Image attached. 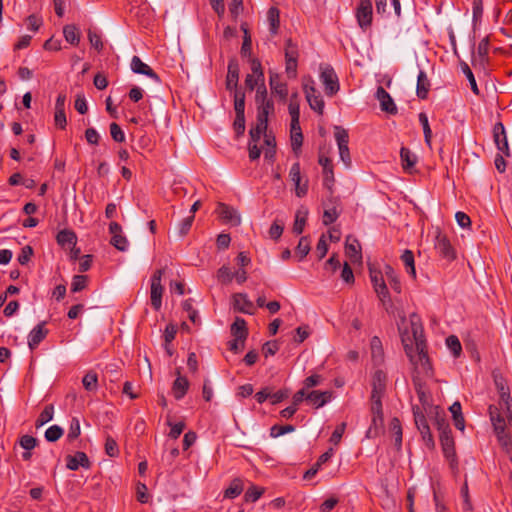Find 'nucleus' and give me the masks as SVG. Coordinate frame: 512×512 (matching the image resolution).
Here are the masks:
<instances>
[{"mask_svg":"<svg viewBox=\"0 0 512 512\" xmlns=\"http://www.w3.org/2000/svg\"><path fill=\"white\" fill-rule=\"evenodd\" d=\"M411 331L415 341V350L412 346L404 344L405 352L417 371L431 376L432 366L426 351V343L421 323L416 322L414 325H411Z\"/></svg>","mask_w":512,"mask_h":512,"instance_id":"f257e3e1","label":"nucleus"},{"mask_svg":"<svg viewBox=\"0 0 512 512\" xmlns=\"http://www.w3.org/2000/svg\"><path fill=\"white\" fill-rule=\"evenodd\" d=\"M255 104L257 109V122L260 125H268V118L270 115H274L275 108L274 102L268 97L267 89L264 84H260L257 87L255 95Z\"/></svg>","mask_w":512,"mask_h":512,"instance_id":"f03ea898","label":"nucleus"},{"mask_svg":"<svg viewBox=\"0 0 512 512\" xmlns=\"http://www.w3.org/2000/svg\"><path fill=\"white\" fill-rule=\"evenodd\" d=\"M370 278L379 300L386 310H388V308L392 306V302L382 273L379 271H370Z\"/></svg>","mask_w":512,"mask_h":512,"instance_id":"7ed1b4c3","label":"nucleus"},{"mask_svg":"<svg viewBox=\"0 0 512 512\" xmlns=\"http://www.w3.org/2000/svg\"><path fill=\"white\" fill-rule=\"evenodd\" d=\"M356 19L359 27L366 31L372 25L373 9L371 0H360L356 9Z\"/></svg>","mask_w":512,"mask_h":512,"instance_id":"20e7f679","label":"nucleus"},{"mask_svg":"<svg viewBox=\"0 0 512 512\" xmlns=\"http://www.w3.org/2000/svg\"><path fill=\"white\" fill-rule=\"evenodd\" d=\"M309 83L303 85L305 97L312 110L322 115L324 111V101L319 91L314 87V81L310 80Z\"/></svg>","mask_w":512,"mask_h":512,"instance_id":"39448f33","label":"nucleus"},{"mask_svg":"<svg viewBox=\"0 0 512 512\" xmlns=\"http://www.w3.org/2000/svg\"><path fill=\"white\" fill-rule=\"evenodd\" d=\"M320 79L324 85V90L327 96H334L339 91L338 77L331 66L322 68Z\"/></svg>","mask_w":512,"mask_h":512,"instance_id":"423d86ee","label":"nucleus"},{"mask_svg":"<svg viewBox=\"0 0 512 512\" xmlns=\"http://www.w3.org/2000/svg\"><path fill=\"white\" fill-rule=\"evenodd\" d=\"M439 438L443 454L450 461L451 468H457L455 442L452 436V432L449 434L444 432V435H439Z\"/></svg>","mask_w":512,"mask_h":512,"instance_id":"0eeeda50","label":"nucleus"},{"mask_svg":"<svg viewBox=\"0 0 512 512\" xmlns=\"http://www.w3.org/2000/svg\"><path fill=\"white\" fill-rule=\"evenodd\" d=\"M289 177L295 185V194L297 197L302 198L308 192V180L302 182L301 167L298 162L294 163L290 169Z\"/></svg>","mask_w":512,"mask_h":512,"instance_id":"6e6552de","label":"nucleus"},{"mask_svg":"<svg viewBox=\"0 0 512 512\" xmlns=\"http://www.w3.org/2000/svg\"><path fill=\"white\" fill-rule=\"evenodd\" d=\"M494 142L500 152L505 156H510V150L507 140L505 127L502 122H497L493 127Z\"/></svg>","mask_w":512,"mask_h":512,"instance_id":"1a4fd4ad","label":"nucleus"},{"mask_svg":"<svg viewBox=\"0 0 512 512\" xmlns=\"http://www.w3.org/2000/svg\"><path fill=\"white\" fill-rule=\"evenodd\" d=\"M435 248L446 259H454L455 253L447 236L437 230L435 236Z\"/></svg>","mask_w":512,"mask_h":512,"instance_id":"9d476101","label":"nucleus"},{"mask_svg":"<svg viewBox=\"0 0 512 512\" xmlns=\"http://www.w3.org/2000/svg\"><path fill=\"white\" fill-rule=\"evenodd\" d=\"M387 376L382 370H377L372 377V392L370 398L382 399L386 392Z\"/></svg>","mask_w":512,"mask_h":512,"instance_id":"9b49d317","label":"nucleus"},{"mask_svg":"<svg viewBox=\"0 0 512 512\" xmlns=\"http://www.w3.org/2000/svg\"><path fill=\"white\" fill-rule=\"evenodd\" d=\"M46 321L37 324L28 335V346L30 350H34L48 335V329L45 328Z\"/></svg>","mask_w":512,"mask_h":512,"instance_id":"f8f14e48","label":"nucleus"},{"mask_svg":"<svg viewBox=\"0 0 512 512\" xmlns=\"http://www.w3.org/2000/svg\"><path fill=\"white\" fill-rule=\"evenodd\" d=\"M291 147L296 155L301 152V146L303 143V134L301 131L299 119H291V130H290Z\"/></svg>","mask_w":512,"mask_h":512,"instance_id":"ddd939ff","label":"nucleus"},{"mask_svg":"<svg viewBox=\"0 0 512 512\" xmlns=\"http://www.w3.org/2000/svg\"><path fill=\"white\" fill-rule=\"evenodd\" d=\"M233 307L234 310L253 315L255 313L254 304L248 299L246 294L236 293L233 295Z\"/></svg>","mask_w":512,"mask_h":512,"instance_id":"4468645a","label":"nucleus"},{"mask_svg":"<svg viewBox=\"0 0 512 512\" xmlns=\"http://www.w3.org/2000/svg\"><path fill=\"white\" fill-rule=\"evenodd\" d=\"M376 98L380 102V107L383 111L392 115L397 113V107L392 97L382 86L377 88Z\"/></svg>","mask_w":512,"mask_h":512,"instance_id":"2eb2a0df","label":"nucleus"},{"mask_svg":"<svg viewBox=\"0 0 512 512\" xmlns=\"http://www.w3.org/2000/svg\"><path fill=\"white\" fill-rule=\"evenodd\" d=\"M239 64L235 58L229 60L228 63V71L226 76V89L227 90H236L238 81H239Z\"/></svg>","mask_w":512,"mask_h":512,"instance_id":"dca6fc26","label":"nucleus"},{"mask_svg":"<svg viewBox=\"0 0 512 512\" xmlns=\"http://www.w3.org/2000/svg\"><path fill=\"white\" fill-rule=\"evenodd\" d=\"M217 212L223 221L233 226H237L241 223V218L237 211L224 203H219Z\"/></svg>","mask_w":512,"mask_h":512,"instance_id":"f3484780","label":"nucleus"},{"mask_svg":"<svg viewBox=\"0 0 512 512\" xmlns=\"http://www.w3.org/2000/svg\"><path fill=\"white\" fill-rule=\"evenodd\" d=\"M131 69L136 74H143L153 79L155 82H160L159 76L153 69L144 63L138 56H133L131 60Z\"/></svg>","mask_w":512,"mask_h":512,"instance_id":"a211bd4d","label":"nucleus"},{"mask_svg":"<svg viewBox=\"0 0 512 512\" xmlns=\"http://www.w3.org/2000/svg\"><path fill=\"white\" fill-rule=\"evenodd\" d=\"M345 253L353 263L359 262L362 259L360 243L351 235L346 238Z\"/></svg>","mask_w":512,"mask_h":512,"instance_id":"6ab92c4d","label":"nucleus"},{"mask_svg":"<svg viewBox=\"0 0 512 512\" xmlns=\"http://www.w3.org/2000/svg\"><path fill=\"white\" fill-rule=\"evenodd\" d=\"M415 371H416V375H414L413 379H412L414 388L418 395L419 401L422 404L423 410H426L427 407L430 406L429 397L425 391V384L419 376L420 374H423L425 376V374L423 372L417 371L416 369H415ZM432 375H433V373L431 374V376ZM426 377H428V376L426 375Z\"/></svg>","mask_w":512,"mask_h":512,"instance_id":"aec40b11","label":"nucleus"},{"mask_svg":"<svg viewBox=\"0 0 512 512\" xmlns=\"http://www.w3.org/2000/svg\"><path fill=\"white\" fill-rule=\"evenodd\" d=\"M177 378L172 385V393L176 400L182 399L189 389V381L186 377L182 376L180 369L176 370Z\"/></svg>","mask_w":512,"mask_h":512,"instance_id":"412c9836","label":"nucleus"},{"mask_svg":"<svg viewBox=\"0 0 512 512\" xmlns=\"http://www.w3.org/2000/svg\"><path fill=\"white\" fill-rule=\"evenodd\" d=\"M66 461L67 468L72 471L78 470L80 466L86 469L90 468V461L84 452H76L74 456L68 455Z\"/></svg>","mask_w":512,"mask_h":512,"instance_id":"4be33fe9","label":"nucleus"},{"mask_svg":"<svg viewBox=\"0 0 512 512\" xmlns=\"http://www.w3.org/2000/svg\"><path fill=\"white\" fill-rule=\"evenodd\" d=\"M269 84H270L272 93L279 96L281 101H283V102L286 101L287 96H288L287 84L280 80V77L278 74L274 73V74L270 75Z\"/></svg>","mask_w":512,"mask_h":512,"instance_id":"5701e85b","label":"nucleus"},{"mask_svg":"<svg viewBox=\"0 0 512 512\" xmlns=\"http://www.w3.org/2000/svg\"><path fill=\"white\" fill-rule=\"evenodd\" d=\"M497 441L501 446L502 450L509 456L512 461V438L509 433L506 432V428H497L494 430Z\"/></svg>","mask_w":512,"mask_h":512,"instance_id":"b1692460","label":"nucleus"},{"mask_svg":"<svg viewBox=\"0 0 512 512\" xmlns=\"http://www.w3.org/2000/svg\"><path fill=\"white\" fill-rule=\"evenodd\" d=\"M331 397H332L331 391L321 392V391L314 390L307 394L306 400L308 402H310L312 405H314L315 408H320V407L324 406L326 403H328L330 401Z\"/></svg>","mask_w":512,"mask_h":512,"instance_id":"393cba45","label":"nucleus"},{"mask_svg":"<svg viewBox=\"0 0 512 512\" xmlns=\"http://www.w3.org/2000/svg\"><path fill=\"white\" fill-rule=\"evenodd\" d=\"M231 334L234 339L246 340L248 337V329L246 321L243 318L236 317L231 325Z\"/></svg>","mask_w":512,"mask_h":512,"instance_id":"a878e982","label":"nucleus"},{"mask_svg":"<svg viewBox=\"0 0 512 512\" xmlns=\"http://www.w3.org/2000/svg\"><path fill=\"white\" fill-rule=\"evenodd\" d=\"M400 158L404 171L411 173L416 162L417 157L408 148L402 147L400 150Z\"/></svg>","mask_w":512,"mask_h":512,"instance_id":"bb28decb","label":"nucleus"},{"mask_svg":"<svg viewBox=\"0 0 512 512\" xmlns=\"http://www.w3.org/2000/svg\"><path fill=\"white\" fill-rule=\"evenodd\" d=\"M430 89V81L424 71H420L417 76L416 94L420 99H426Z\"/></svg>","mask_w":512,"mask_h":512,"instance_id":"cd10ccee","label":"nucleus"},{"mask_svg":"<svg viewBox=\"0 0 512 512\" xmlns=\"http://www.w3.org/2000/svg\"><path fill=\"white\" fill-rule=\"evenodd\" d=\"M449 411L452 414V418L454 421V425L457 429L460 431H464L465 429V420L462 414V407L460 402L456 401L454 402L450 407Z\"/></svg>","mask_w":512,"mask_h":512,"instance_id":"c85d7f7f","label":"nucleus"},{"mask_svg":"<svg viewBox=\"0 0 512 512\" xmlns=\"http://www.w3.org/2000/svg\"><path fill=\"white\" fill-rule=\"evenodd\" d=\"M57 242L62 247L76 246L77 236L72 230H61L57 234Z\"/></svg>","mask_w":512,"mask_h":512,"instance_id":"c756f323","label":"nucleus"},{"mask_svg":"<svg viewBox=\"0 0 512 512\" xmlns=\"http://www.w3.org/2000/svg\"><path fill=\"white\" fill-rule=\"evenodd\" d=\"M269 30L272 35H276L280 26V12L276 7H270L267 12Z\"/></svg>","mask_w":512,"mask_h":512,"instance_id":"7c9ffc66","label":"nucleus"},{"mask_svg":"<svg viewBox=\"0 0 512 512\" xmlns=\"http://www.w3.org/2000/svg\"><path fill=\"white\" fill-rule=\"evenodd\" d=\"M488 413L490 417V421L493 426V431L497 430V428H506L505 419L500 414L499 408L495 405H490L488 408Z\"/></svg>","mask_w":512,"mask_h":512,"instance_id":"2f4dec72","label":"nucleus"},{"mask_svg":"<svg viewBox=\"0 0 512 512\" xmlns=\"http://www.w3.org/2000/svg\"><path fill=\"white\" fill-rule=\"evenodd\" d=\"M307 216H308L307 209L302 208V209H299L296 211L295 221H294L293 228H292L293 233H295L296 235H299L303 232L305 224H306Z\"/></svg>","mask_w":512,"mask_h":512,"instance_id":"473e14b6","label":"nucleus"},{"mask_svg":"<svg viewBox=\"0 0 512 512\" xmlns=\"http://www.w3.org/2000/svg\"><path fill=\"white\" fill-rule=\"evenodd\" d=\"M319 164L323 167L325 184L334 182L333 165L331 159L320 155Z\"/></svg>","mask_w":512,"mask_h":512,"instance_id":"72a5a7b5","label":"nucleus"},{"mask_svg":"<svg viewBox=\"0 0 512 512\" xmlns=\"http://www.w3.org/2000/svg\"><path fill=\"white\" fill-rule=\"evenodd\" d=\"M63 35L65 40L71 45H78L80 42V33L78 28L73 25H65L63 28Z\"/></svg>","mask_w":512,"mask_h":512,"instance_id":"f704fd0d","label":"nucleus"},{"mask_svg":"<svg viewBox=\"0 0 512 512\" xmlns=\"http://www.w3.org/2000/svg\"><path fill=\"white\" fill-rule=\"evenodd\" d=\"M383 416H372L371 425L366 432L367 438H375L380 435L383 430Z\"/></svg>","mask_w":512,"mask_h":512,"instance_id":"c9c22d12","label":"nucleus"},{"mask_svg":"<svg viewBox=\"0 0 512 512\" xmlns=\"http://www.w3.org/2000/svg\"><path fill=\"white\" fill-rule=\"evenodd\" d=\"M401 260L404 263L406 267V271L409 275L413 277V279L416 278V270H415V263H414V254L411 250H404V252L401 255Z\"/></svg>","mask_w":512,"mask_h":512,"instance_id":"e433bc0d","label":"nucleus"},{"mask_svg":"<svg viewBox=\"0 0 512 512\" xmlns=\"http://www.w3.org/2000/svg\"><path fill=\"white\" fill-rule=\"evenodd\" d=\"M390 431L392 432V434L395 438L394 439L395 446L399 450L402 445V427H401L400 420L398 418L394 417L390 421Z\"/></svg>","mask_w":512,"mask_h":512,"instance_id":"4c0bfd02","label":"nucleus"},{"mask_svg":"<svg viewBox=\"0 0 512 512\" xmlns=\"http://www.w3.org/2000/svg\"><path fill=\"white\" fill-rule=\"evenodd\" d=\"M162 293H163V286L162 285H151V292H150V298H151V305L155 310H159L162 305Z\"/></svg>","mask_w":512,"mask_h":512,"instance_id":"58836bf2","label":"nucleus"},{"mask_svg":"<svg viewBox=\"0 0 512 512\" xmlns=\"http://www.w3.org/2000/svg\"><path fill=\"white\" fill-rule=\"evenodd\" d=\"M243 491V483L240 479H234L229 487L224 491V497L233 499L239 496Z\"/></svg>","mask_w":512,"mask_h":512,"instance_id":"ea45409f","label":"nucleus"},{"mask_svg":"<svg viewBox=\"0 0 512 512\" xmlns=\"http://www.w3.org/2000/svg\"><path fill=\"white\" fill-rule=\"evenodd\" d=\"M53 416H54V406L52 404L45 406V408L40 413V415L38 416V418L35 422L36 428H40L44 424L51 421L53 419Z\"/></svg>","mask_w":512,"mask_h":512,"instance_id":"a19ab883","label":"nucleus"},{"mask_svg":"<svg viewBox=\"0 0 512 512\" xmlns=\"http://www.w3.org/2000/svg\"><path fill=\"white\" fill-rule=\"evenodd\" d=\"M82 384L87 391H96L98 388V376L96 372H87L82 379Z\"/></svg>","mask_w":512,"mask_h":512,"instance_id":"79ce46f5","label":"nucleus"},{"mask_svg":"<svg viewBox=\"0 0 512 512\" xmlns=\"http://www.w3.org/2000/svg\"><path fill=\"white\" fill-rule=\"evenodd\" d=\"M385 275L387 277V280H388L391 288L395 292L400 293L401 292V283H400L394 269L391 266L387 265L385 267Z\"/></svg>","mask_w":512,"mask_h":512,"instance_id":"37998d69","label":"nucleus"},{"mask_svg":"<svg viewBox=\"0 0 512 512\" xmlns=\"http://www.w3.org/2000/svg\"><path fill=\"white\" fill-rule=\"evenodd\" d=\"M414 422L418 430L429 427L423 410L419 406L412 407Z\"/></svg>","mask_w":512,"mask_h":512,"instance_id":"c03bdc74","label":"nucleus"},{"mask_svg":"<svg viewBox=\"0 0 512 512\" xmlns=\"http://www.w3.org/2000/svg\"><path fill=\"white\" fill-rule=\"evenodd\" d=\"M419 122L421 123L423 127V133H424V140L425 143L431 147V138H432V131L429 125L428 116L426 113L421 112L419 114Z\"/></svg>","mask_w":512,"mask_h":512,"instance_id":"a18cd8bd","label":"nucleus"},{"mask_svg":"<svg viewBox=\"0 0 512 512\" xmlns=\"http://www.w3.org/2000/svg\"><path fill=\"white\" fill-rule=\"evenodd\" d=\"M310 249L311 247L309 237L303 236L298 242L295 253L299 256V259L302 260L308 255Z\"/></svg>","mask_w":512,"mask_h":512,"instance_id":"49530a36","label":"nucleus"},{"mask_svg":"<svg viewBox=\"0 0 512 512\" xmlns=\"http://www.w3.org/2000/svg\"><path fill=\"white\" fill-rule=\"evenodd\" d=\"M334 136L337 142L338 147H343L348 145L349 143V135L346 129L341 126L334 127Z\"/></svg>","mask_w":512,"mask_h":512,"instance_id":"de8ad7c7","label":"nucleus"},{"mask_svg":"<svg viewBox=\"0 0 512 512\" xmlns=\"http://www.w3.org/2000/svg\"><path fill=\"white\" fill-rule=\"evenodd\" d=\"M268 125H260V122L256 123V126L254 128L250 129L249 135H250V141L249 143H258V141L261 138L262 134H265L267 132Z\"/></svg>","mask_w":512,"mask_h":512,"instance_id":"09e8293b","label":"nucleus"},{"mask_svg":"<svg viewBox=\"0 0 512 512\" xmlns=\"http://www.w3.org/2000/svg\"><path fill=\"white\" fill-rule=\"evenodd\" d=\"M447 347L451 350L454 357H459L462 351L461 343L457 336L450 335L446 339Z\"/></svg>","mask_w":512,"mask_h":512,"instance_id":"8fccbe9b","label":"nucleus"},{"mask_svg":"<svg viewBox=\"0 0 512 512\" xmlns=\"http://www.w3.org/2000/svg\"><path fill=\"white\" fill-rule=\"evenodd\" d=\"M63 435V429L58 425H52L45 431V439L48 442H55Z\"/></svg>","mask_w":512,"mask_h":512,"instance_id":"3c124183","label":"nucleus"},{"mask_svg":"<svg viewBox=\"0 0 512 512\" xmlns=\"http://www.w3.org/2000/svg\"><path fill=\"white\" fill-rule=\"evenodd\" d=\"M461 69H462V72L466 75V77L470 83L471 90L473 91L474 94L478 95L479 89H478L475 77H474L473 72L471 71L470 67L468 66V64L466 62H462Z\"/></svg>","mask_w":512,"mask_h":512,"instance_id":"603ef678","label":"nucleus"},{"mask_svg":"<svg viewBox=\"0 0 512 512\" xmlns=\"http://www.w3.org/2000/svg\"><path fill=\"white\" fill-rule=\"evenodd\" d=\"M87 35L91 46L98 52H101L104 47L101 35L98 34L96 31H93L92 29H88Z\"/></svg>","mask_w":512,"mask_h":512,"instance_id":"864d4df0","label":"nucleus"},{"mask_svg":"<svg viewBox=\"0 0 512 512\" xmlns=\"http://www.w3.org/2000/svg\"><path fill=\"white\" fill-rule=\"evenodd\" d=\"M234 109L237 115L245 114V94L244 92L235 91L234 94Z\"/></svg>","mask_w":512,"mask_h":512,"instance_id":"5fc2aeb1","label":"nucleus"},{"mask_svg":"<svg viewBox=\"0 0 512 512\" xmlns=\"http://www.w3.org/2000/svg\"><path fill=\"white\" fill-rule=\"evenodd\" d=\"M289 114L291 115V119H299L300 118V107L298 101V93L295 92L290 97V103L288 106Z\"/></svg>","mask_w":512,"mask_h":512,"instance_id":"6e6d98bb","label":"nucleus"},{"mask_svg":"<svg viewBox=\"0 0 512 512\" xmlns=\"http://www.w3.org/2000/svg\"><path fill=\"white\" fill-rule=\"evenodd\" d=\"M88 277L86 275H75L71 284L72 292H79L86 288Z\"/></svg>","mask_w":512,"mask_h":512,"instance_id":"4d7b16f0","label":"nucleus"},{"mask_svg":"<svg viewBox=\"0 0 512 512\" xmlns=\"http://www.w3.org/2000/svg\"><path fill=\"white\" fill-rule=\"evenodd\" d=\"M105 452L110 457H117L119 455L118 444L111 436L106 437Z\"/></svg>","mask_w":512,"mask_h":512,"instance_id":"13d9d810","label":"nucleus"},{"mask_svg":"<svg viewBox=\"0 0 512 512\" xmlns=\"http://www.w3.org/2000/svg\"><path fill=\"white\" fill-rule=\"evenodd\" d=\"M297 45L293 43L291 39H287L285 42V59L297 60L298 59Z\"/></svg>","mask_w":512,"mask_h":512,"instance_id":"bf43d9fd","label":"nucleus"},{"mask_svg":"<svg viewBox=\"0 0 512 512\" xmlns=\"http://www.w3.org/2000/svg\"><path fill=\"white\" fill-rule=\"evenodd\" d=\"M263 493V488H259L257 486L252 485L251 487L248 488V490L245 493V500L247 502H255L261 497Z\"/></svg>","mask_w":512,"mask_h":512,"instance_id":"052dcab7","label":"nucleus"},{"mask_svg":"<svg viewBox=\"0 0 512 512\" xmlns=\"http://www.w3.org/2000/svg\"><path fill=\"white\" fill-rule=\"evenodd\" d=\"M295 430V427L293 425H274L270 429V436L273 438H277L281 435H284L286 433L293 432Z\"/></svg>","mask_w":512,"mask_h":512,"instance_id":"680f3d73","label":"nucleus"},{"mask_svg":"<svg viewBox=\"0 0 512 512\" xmlns=\"http://www.w3.org/2000/svg\"><path fill=\"white\" fill-rule=\"evenodd\" d=\"M80 433H81L80 422L77 418L74 417L71 420L67 438L69 441H73L79 437Z\"/></svg>","mask_w":512,"mask_h":512,"instance_id":"e2e57ef3","label":"nucleus"},{"mask_svg":"<svg viewBox=\"0 0 512 512\" xmlns=\"http://www.w3.org/2000/svg\"><path fill=\"white\" fill-rule=\"evenodd\" d=\"M110 134H111V137L113 138V140L118 143H122L125 141V134H124L123 130L115 122L110 124Z\"/></svg>","mask_w":512,"mask_h":512,"instance_id":"0e129e2a","label":"nucleus"},{"mask_svg":"<svg viewBox=\"0 0 512 512\" xmlns=\"http://www.w3.org/2000/svg\"><path fill=\"white\" fill-rule=\"evenodd\" d=\"M284 230V224L278 220L274 221L269 229V236L273 240H278Z\"/></svg>","mask_w":512,"mask_h":512,"instance_id":"69168bd1","label":"nucleus"},{"mask_svg":"<svg viewBox=\"0 0 512 512\" xmlns=\"http://www.w3.org/2000/svg\"><path fill=\"white\" fill-rule=\"evenodd\" d=\"M217 278L222 283H230L234 278V274L231 272L229 267L222 266L217 271Z\"/></svg>","mask_w":512,"mask_h":512,"instance_id":"338daca9","label":"nucleus"},{"mask_svg":"<svg viewBox=\"0 0 512 512\" xmlns=\"http://www.w3.org/2000/svg\"><path fill=\"white\" fill-rule=\"evenodd\" d=\"M37 443H38V440L35 437L30 436V435H24L19 440L20 446L23 449L28 450V451H31L32 449H34L36 447Z\"/></svg>","mask_w":512,"mask_h":512,"instance_id":"774afa93","label":"nucleus"}]
</instances>
